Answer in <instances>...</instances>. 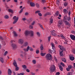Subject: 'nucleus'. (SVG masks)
I'll return each mask as SVG.
<instances>
[{
	"instance_id": "obj_1",
	"label": "nucleus",
	"mask_w": 75,
	"mask_h": 75,
	"mask_svg": "<svg viewBox=\"0 0 75 75\" xmlns=\"http://www.w3.org/2000/svg\"><path fill=\"white\" fill-rule=\"evenodd\" d=\"M30 33V36L33 37V36H34V32L32 30L30 31V32H29L28 30H26L24 34L25 36H27Z\"/></svg>"
},
{
	"instance_id": "obj_2",
	"label": "nucleus",
	"mask_w": 75,
	"mask_h": 75,
	"mask_svg": "<svg viewBox=\"0 0 75 75\" xmlns=\"http://www.w3.org/2000/svg\"><path fill=\"white\" fill-rule=\"evenodd\" d=\"M50 73L54 72L55 70V67L54 65H52L50 68Z\"/></svg>"
},
{
	"instance_id": "obj_3",
	"label": "nucleus",
	"mask_w": 75,
	"mask_h": 75,
	"mask_svg": "<svg viewBox=\"0 0 75 75\" xmlns=\"http://www.w3.org/2000/svg\"><path fill=\"white\" fill-rule=\"evenodd\" d=\"M46 58L47 60H52V55L50 54H48L47 55L46 57Z\"/></svg>"
},
{
	"instance_id": "obj_4",
	"label": "nucleus",
	"mask_w": 75,
	"mask_h": 75,
	"mask_svg": "<svg viewBox=\"0 0 75 75\" xmlns=\"http://www.w3.org/2000/svg\"><path fill=\"white\" fill-rule=\"evenodd\" d=\"M29 50L30 51H33V48H32L31 47H30L29 46H28L26 48L27 52Z\"/></svg>"
},
{
	"instance_id": "obj_5",
	"label": "nucleus",
	"mask_w": 75,
	"mask_h": 75,
	"mask_svg": "<svg viewBox=\"0 0 75 75\" xmlns=\"http://www.w3.org/2000/svg\"><path fill=\"white\" fill-rule=\"evenodd\" d=\"M18 43L20 44H23L24 43V41L22 39H20L18 40Z\"/></svg>"
},
{
	"instance_id": "obj_6",
	"label": "nucleus",
	"mask_w": 75,
	"mask_h": 75,
	"mask_svg": "<svg viewBox=\"0 0 75 75\" xmlns=\"http://www.w3.org/2000/svg\"><path fill=\"white\" fill-rule=\"evenodd\" d=\"M59 47L62 51H65V48L61 45H59Z\"/></svg>"
},
{
	"instance_id": "obj_7",
	"label": "nucleus",
	"mask_w": 75,
	"mask_h": 75,
	"mask_svg": "<svg viewBox=\"0 0 75 75\" xmlns=\"http://www.w3.org/2000/svg\"><path fill=\"white\" fill-rule=\"evenodd\" d=\"M11 47L13 50H14L16 48V45L15 44H11Z\"/></svg>"
},
{
	"instance_id": "obj_8",
	"label": "nucleus",
	"mask_w": 75,
	"mask_h": 75,
	"mask_svg": "<svg viewBox=\"0 0 75 75\" xmlns=\"http://www.w3.org/2000/svg\"><path fill=\"white\" fill-rule=\"evenodd\" d=\"M51 45L52 49H53V50H55V47L54 45V43H51Z\"/></svg>"
},
{
	"instance_id": "obj_9",
	"label": "nucleus",
	"mask_w": 75,
	"mask_h": 75,
	"mask_svg": "<svg viewBox=\"0 0 75 75\" xmlns=\"http://www.w3.org/2000/svg\"><path fill=\"white\" fill-rule=\"evenodd\" d=\"M70 37L71 38L72 40H75V36L74 35H70Z\"/></svg>"
},
{
	"instance_id": "obj_10",
	"label": "nucleus",
	"mask_w": 75,
	"mask_h": 75,
	"mask_svg": "<svg viewBox=\"0 0 75 75\" xmlns=\"http://www.w3.org/2000/svg\"><path fill=\"white\" fill-rule=\"evenodd\" d=\"M66 14H68L69 17L71 15V11H67V10H66Z\"/></svg>"
},
{
	"instance_id": "obj_11",
	"label": "nucleus",
	"mask_w": 75,
	"mask_h": 75,
	"mask_svg": "<svg viewBox=\"0 0 75 75\" xmlns=\"http://www.w3.org/2000/svg\"><path fill=\"white\" fill-rule=\"evenodd\" d=\"M13 20L15 21H18V17H16V16H14L13 17Z\"/></svg>"
},
{
	"instance_id": "obj_12",
	"label": "nucleus",
	"mask_w": 75,
	"mask_h": 75,
	"mask_svg": "<svg viewBox=\"0 0 75 75\" xmlns=\"http://www.w3.org/2000/svg\"><path fill=\"white\" fill-rule=\"evenodd\" d=\"M12 73V71H11V70L10 69H8V75H11V74Z\"/></svg>"
},
{
	"instance_id": "obj_13",
	"label": "nucleus",
	"mask_w": 75,
	"mask_h": 75,
	"mask_svg": "<svg viewBox=\"0 0 75 75\" xmlns=\"http://www.w3.org/2000/svg\"><path fill=\"white\" fill-rule=\"evenodd\" d=\"M51 34L53 36H56V35H57V34L55 33L53 31H52L51 32Z\"/></svg>"
},
{
	"instance_id": "obj_14",
	"label": "nucleus",
	"mask_w": 75,
	"mask_h": 75,
	"mask_svg": "<svg viewBox=\"0 0 75 75\" xmlns=\"http://www.w3.org/2000/svg\"><path fill=\"white\" fill-rule=\"evenodd\" d=\"M30 5L31 7H34L35 6V4L32 2L30 3Z\"/></svg>"
},
{
	"instance_id": "obj_15",
	"label": "nucleus",
	"mask_w": 75,
	"mask_h": 75,
	"mask_svg": "<svg viewBox=\"0 0 75 75\" xmlns=\"http://www.w3.org/2000/svg\"><path fill=\"white\" fill-rule=\"evenodd\" d=\"M13 64V65H14V66H15V67H17V63H16V60H14Z\"/></svg>"
},
{
	"instance_id": "obj_16",
	"label": "nucleus",
	"mask_w": 75,
	"mask_h": 75,
	"mask_svg": "<svg viewBox=\"0 0 75 75\" xmlns=\"http://www.w3.org/2000/svg\"><path fill=\"white\" fill-rule=\"evenodd\" d=\"M70 59L71 61H74L75 59V58L74 57L71 56L70 57Z\"/></svg>"
},
{
	"instance_id": "obj_17",
	"label": "nucleus",
	"mask_w": 75,
	"mask_h": 75,
	"mask_svg": "<svg viewBox=\"0 0 75 75\" xmlns=\"http://www.w3.org/2000/svg\"><path fill=\"white\" fill-rule=\"evenodd\" d=\"M0 61L2 63H4V60L2 57H0Z\"/></svg>"
},
{
	"instance_id": "obj_18",
	"label": "nucleus",
	"mask_w": 75,
	"mask_h": 75,
	"mask_svg": "<svg viewBox=\"0 0 75 75\" xmlns=\"http://www.w3.org/2000/svg\"><path fill=\"white\" fill-rule=\"evenodd\" d=\"M13 34H14L13 36L14 37H16L17 36V33H16V32L13 31Z\"/></svg>"
},
{
	"instance_id": "obj_19",
	"label": "nucleus",
	"mask_w": 75,
	"mask_h": 75,
	"mask_svg": "<svg viewBox=\"0 0 75 75\" xmlns=\"http://www.w3.org/2000/svg\"><path fill=\"white\" fill-rule=\"evenodd\" d=\"M59 24H60V25H62V21H61L59 22L58 26L59 27H60V26L59 25Z\"/></svg>"
},
{
	"instance_id": "obj_20",
	"label": "nucleus",
	"mask_w": 75,
	"mask_h": 75,
	"mask_svg": "<svg viewBox=\"0 0 75 75\" xmlns=\"http://www.w3.org/2000/svg\"><path fill=\"white\" fill-rule=\"evenodd\" d=\"M63 21L65 23H66V16H64Z\"/></svg>"
},
{
	"instance_id": "obj_21",
	"label": "nucleus",
	"mask_w": 75,
	"mask_h": 75,
	"mask_svg": "<svg viewBox=\"0 0 75 75\" xmlns=\"http://www.w3.org/2000/svg\"><path fill=\"white\" fill-rule=\"evenodd\" d=\"M28 45V43L27 42H25L23 44V46H24V47H25L26 46H27Z\"/></svg>"
},
{
	"instance_id": "obj_22",
	"label": "nucleus",
	"mask_w": 75,
	"mask_h": 75,
	"mask_svg": "<svg viewBox=\"0 0 75 75\" xmlns=\"http://www.w3.org/2000/svg\"><path fill=\"white\" fill-rule=\"evenodd\" d=\"M40 49L41 51H42L44 50V47H43V46L42 45H41L40 47Z\"/></svg>"
},
{
	"instance_id": "obj_23",
	"label": "nucleus",
	"mask_w": 75,
	"mask_h": 75,
	"mask_svg": "<svg viewBox=\"0 0 75 75\" xmlns=\"http://www.w3.org/2000/svg\"><path fill=\"white\" fill-rule=\"evenodd\" d=\"M8 11L9 12V13H13V10L11 9H8Z\"/></svg>"
},
{
	"instance_id": "obj_24",
	"label": "nucleus",
	"mask_w": 75,
	"mask_h": 75,
	"mask_svg": "<svg viewBox=\"0 0 75 75\" xmlns=\"http://www.w3.org/2000/svg\"><path fill=\"white\" fill-rule=\"evenodd\" d=\"M59 68L60 71H63V68L61 66H60L59 67Z\"/></svg>"
},
{
	"instance_id": "obj_25",
	"label": "nucleus",
	"mask_w": 75,
	"mask_h": 75,
	"mask_svg": "<svg viewBox=\"0 0 75 75\" xmlns=\"http://www.w3.org/2000/svg\"><path fill=\"white\" fill-rule=\"evenodd\" d=\"M60 37H61V38H63V39H65V37L64 36H63V35L62 34L60 35Z\"/></svg>"
},
{
	"instance_id": "obj_26",
	"label": "nucleus",
	"mask_w": 75,
	"mask_h": 75,
	"mask_svg": "<svg viewBox=\"0 0 75 75\" xmlns=\"http://www.w3.org/2000/svg\"><path fill=\"white\" fill-rule=\"evenodd\" d=\"M38 24L39 25L40 27L42 29H44V28H43V26H42V25H41V24H40V23H38Z\"/></svg>"
},
{
	"instance_id": "obj_27",
	"label": "nucleus",
	"mask_w": 75,
	"mask_h": 75,
	"mask_svg": "<svg viewBox=\"0 0 75 75\" xmlns=\"http://www.w3.org/2000/svg\"><path fill=\"white\" fill-rule=\"evenodd\" d=\"M62 60L64 62H66V59L65 58H63L62 59Z\"/></svg>"
},
{
	"instance_id": "obj_28",
	"label": "nucleus",
	"mask_w": 75,
	"mask_h": 75,
	"mask_svg": "<svg viewBox=\"0 0 75 75\" xmlns=\"http://www.w3.org/2000/svg\"><path fill=\"white\" fill-rule=\"evenodd\" d=\"M50 23L51 24L52 23H53V19L52 18H51L50 20Z\"/></svg>"
},
{
	"instance_id": "obj_29",
	"label": "nucleus",
	"mask_w": 75,
	"mask_h": 75,
	"mask_svg": "<svg viewBox=\"0 0 75 75\" xmlns=\"http://www.w3.org/2000/svg\"><path fill=\"white\" fill-rule=\"evenodd\" d=\"M66 25H67L69 26H70V25H71L69 23V22H66Z\"/></svg>"
},
{
	"instance_id": "obj_30",
	"label": "nucleus",
	"mask_w": 75,
	"mask_h": 75,
	"mask_svg": "<svg viewBox=\"0 0 75 75\" xmlns=\"http://www.w3.org/2000/svg\"><path fill=\"white\" fill-rule=\"evenodd\" d=\"M22 67H23V68H24V69H25L27 68V67H26V66H25V65H23L22 66Z\"/></svg>"
},
{
	"instance_id": "obj_31",
	"label": "nucleus",
	"mask_w": 75,
	"mask_h": 75,
	"mask_svg": "<svg viewBox=\"0 0 75 75\" xmlns=\"http://www.w3.org/2000/svg\"><path fill=\"white\" fill-rule=\"evenodd\" d=\"M46 54V53H43L42 52L41 53V55L42 56H44Z\"/></svg>"
},
{
	"instance_id": "obj_32",
	"label": "nucleus",
	"mask_w": 75,
	"mask_h": 75,
	"mask_svg": "<svg viewBox=\"0 0 75 75\" xmlns=\"http://www.w3.org/2000/svg\"><path fill=\"white\" fill-rule=\"evenodd\" d=\"M62 52H63L62 51L60 52L59 54L60 56H62V55H63V54L62 53Z\"/></svg>"
},
{
	"instance_id": "obj_33",
	"label": "nucleus",
	"mask_w": 75,
	"mask_h": 75,
	"mask_svg": "<svg viewBox=\"0 0 75 75\" xmlns=\"http://www.w3.org/2000/svg\"><path fill=\"white\" fill-rule=\"evenodd\" d=\"M29 28H30L31 29H33V26L32 25H30L29 26Z\"/></svg>"
},
{
	"instance_id": "obj_34",
	"label": "nucleus",
	"mask_w": 75,
	"mask_h": 75,
	"mask_svg": "<svg viewBox=\"0 0 75 75\" xmlns=\"http://www.w3.org/2000/svg\"><path fill=\"white\" fill-rule=\"evenodd\" d=\"M72 73L71 72H69L67 74V75H72Z\"/></svg>"
},
{
	"instance_id": "obj_35",
	"label": "nucleus",
	"mask_w": 75,
	"mask_h": 75,
	"mask_svg": "<svg viewBox=\"0 0 75 75\" xmlns=\"http://www.w3.org/2000/svg\"><path fill=\"white\" fill-rule=\"evenodd\" d=\"M36 34L38 36V37H40V33L38 32L36 33Z\"/></svg>"
},
{
	"instance_id": "obj_36",
	"label": "nucleus",
	"mask_w": 75,
	"mask_h": 75,
	"mask_svg": "<svg viewBox=\"0 0 75 75\" xmlns=\"http://www.w3.org/2000/svg\"><path fill=\"white\" fill-rule=\"evenodd\" d=\"M36 7H37L38 8L40 7V5H39L38 3H37L36 4Z\"/></svg>"
},
{
	"instance_id": "obj_37",
	"label": "nucleus",
	"mask_w": 75,
	"mask_h": 75,
	"mask_svg": "<svg viewBox=\"0 0 75 75\" xmlns=\"http://www.w3.org/2000/svg\"><path fill=\"white\" fill-rule=\"evenodd\" d=\"M35 21H33L32 23H31V25H34V24H35Z\"/></svg>"
},
{
	"instance_id": "obj_38",
	"label": "nucleus",
	"mask_w": 75,
	"mask_h": 75,
	"mask_svg": "<svg viewBox=\"0 0 75 75\" xmlns=\"http://www.w3.org/2000/svg\"><path fill=\"white\" fill-rule=\"evenodd\" d=\"M5 18H6V19H7V18H8V16L7 15H6L4 17Z\"/></svg>"
},
{
	"instance_id": "obj_39",
	"label": "nucleus",
	"mask_w": 75,
	"mask_h": 75,
	"mask_svg": "<svg viewBox=\"0 0 75 75\" xmlns=\"http://www.w3.org/2000/svg\"><path fill=\"white\" fill-rule=\"evenodd\" d=\"M32 62L33 64H36V61H35V60H33Z\"/></svg>"
},
{
	"instance_id": "obj_40",
	"label": "nucleus",
	"mask_w": 75,
	"mask_h": 75,
	"mask_svg": "<svg viewBox=\"0 0 75 75\" xmlns=\"http://www.w3.org/2000/svg\"><path fill=\"white\" fill-rule=\"evenodd\" d=\"M57 4L58 6H59V1L58 0H57Z\"/></svg>"
},
{
	"instance_id": "obj_41",
	"label": "nucleus",
	"mask_w": 75,
	"mask_h": 75,
	"mask_svg": "<svg viewBox=\"0 0 75 75\" xmlns=\"http://www.w3.org/2000/svg\"><path fill=\"white\" fill-rule=\"evenodd\" d=\"M59 14V12L58 11H57L56 13V15L57 16H58Z\"/></svg>"
},
{
	"instance_id": "obj_42",
	"label": "nucleus",
	"mask_w": 75,
	"mask_h": 75,
	"mask_svg": "<svg viewBox=\"0 0 75 75\" xmlns=\"http://www.w3.org/2000/svg\"><path fill=\"white\" fill-rule=\"evenodd\" d=\"M61 17H62L61 15L59 14V17H58V19H61Z\"/></svg>"
},
{
	"instance_id": "obj_43",
	"label": "nucleus",
	"mask_w": 75,
	"mask_h": 75,
	"mask_svg": "<svg viewBox=\"0 0 75 75\" xmlns=\"http://www.w3.org/2000/svg\"><path fill=\"white\" fill-rule=\"evenodd\" d=\"M51 36H50V37H48V41H50V40H51Z\"/></svg>"
},
{
	"instance_id": "obj_44",
	"label": "nucleus",
	"mask_w": 75,
	"mask_h": 75,
	"mask_svg": "<svg viewBox=\"0 0 75 75\" xmlns=\"http://www.w3.org/2000/svg\"><path fill=\"white\" fill-rule=\"evenodd\" d=\"M40 11H35V14H37V13H40Z\"/></svg>"
},
{
	"instance_id": "obj_45",
	"label": "nucleus",
	"mask_w": 75,
	"mask_h": 75,
	"mask_svg": "<svg viewBox=\"0 0 75 75\" xmlns=\"http://www.w3.org/2000/svg\"><path fill=\"white\" fill-rule=\"evenodd\" d=\"M61 65L62 67H65V64L62 62L61 63Z\"/></svg>"
},
{
	"instance_id": "obj_46",
	"label": "nucleus",
	"mask_w": 75,
	"mask_h": 75,
	"mask_svg": "<svg viewBox=\"0 0 75 75\" xmlns=\"http://www.w3.org/2000/svg\"><path fill=\"white\" fill-rule=\"evenodd\" d=\"M18 21H17V20L16 21L14 20V22H13V24H15V23H16Z\"/></svg>"
},
{
	"instance_id": "obj_47",
	"label": "nucleus",
	"mask_w": 75,
	"mask_h": 75,
	"mask_svg": "<svg viewBox=\"0 0 75 75\" xmlns=\"http://www.w3.org/2000/svg\"><path fill=\"white\" fill-rule=\"evenodd\" d=\"M68 68L70 69H71L72 68V65H70L68 66Z\"/></svg>"
},
{
	"instance_id": "obj_48",
	"label": "nucleus",
	"mask_w": 75,
	"mask_h": 75,
	"mask_svg": "<svg viewBox=\"0 0 75 75\" xmlns=\"http://www.w3.org/2000/svg\"><path fill=\"white\" fill-rule=\"evenodd\" d=\"M16 67V69H15L16 71H18V67L17 66L16 67Z\"/></svg>"
},
{
	"instance_id": "obj_49",
	"label": "nucleus",
	"mask_w": 75,
	"mask_h": 75,
	"mask_svg": "<svg viewBox=\"0 0 75 75\" xmlns=\"http://www.w3.org/2000/svg\"><path fill=\"white\" fill-rule=\"evenodd\" d=\"M67 20L68 21H70V20H71V17L70 16H69V17H67Z\"/></svg>"
},
{
	"instance_id": "obj_50",
	"label": "nucleus",
	"mask_w": 75,
	"mask_h": 75,
	"mask_svg": "<svg viewBox=\"0 0 75 75\" xmlns=\"http://www.w3.org/2000/svg\"><path fill=\"white\" fill-rule=\"evenodd\" d=\"M63 12L64 14H66V9H64L63 10Z\"/></svg>"
},
{
	"instance_id": "obj_51",
	"label": "nucleus",
	"mask_w": 75,
	"mask_h": 75,
	"mask_svg": "<svg viewBox=\"0 0 75 75\" xmlns=\"http://www.w3.org/2000/svg\"><path fill=\"white\" fill-rule=\"evenodd\" d=\"M7 54V51H6L4 53V56H6V55Z\"/></svg>"
},
{
	"instance_id": "obj_52",
	"label": "nucleus",
	"mask_w": 75,
	"mask_h": 75,
	"mask_svg": "<svg viewBox=\"0 0 75 75\" xmlns=\"http://www.w3.org/2000/svg\"><path fill=\"white\" fill-rule=\"evenodd\" d=\"M66 69L67 71H70V69L69 68V67L67 68Z\"/></svg>"
},
{
	"instance_id": "obj_53",
	"label": "nucleus",
	"mask_w": 75,
	"mask_h": 75,
	"mask_svg": "<svg viewBox=\"0 0 75 75\" xmlns=\"http://www.w3.org/2000/svg\"><path fill=\"white\" fill-rule=\"evenodd\" d=\"M71 33L73 34H75V32L74 30H73L71 31Z\"/></svg>"
},
{
	"instance_id": "obj_54",
	"label": "nucleus",
	"mask_w": 75,
	"mask_h": 75,
	"mask_svg": "<svg viewBox=\"0 0 75 75\" xmlns=\"http://www.w3.org/2000/svg\"><path fill=\"white\" fill-rule=\"evenodd\" d=\"M36 53L37 54H38V53H39V50H36Z\"/></svg>"
},
{
	"instance_id": "obj_55",
	"label": "nucleus",
	"mask_w": 75,
	"mask_h": 75,
	"mask_svg": "<svg viewBox=\"0 0 75 75\" xmlns=\"http://www.w3.org/2000/svg\"><path fill=\"white\" fill-rule=\"evenodd\" d=\"M60 74V73L59 72H57L56 73V75H59Z\"/></svg>"
},
{
	"instance_id": "obj_56",
	"label": "nucleus",
	"mask_w": 75,
	"mask_h": 75,
	"mask_svg": "<svg viewBox=\"0 0 75 75\" xmlns=\"http://www.w3.org/2000/svg\"><path fill=\"white\" fill-rule=\"evenodd\" d=\"M38 14L39 16H42V14H41V13H38Z\"/></svg>"
},
{
	"instance_id": "obj_57",
	"label": "nucleus",
	"mask_w": 75,
	"mask_h": 75,
	"mask_svg": "<svg viewBox=\"0 0 75 75\" xmlns=\"http://www.w3.org/2000/svg\"><path fill=\"white\" fill-rule=\"evenodd\" d=\"M72 52H73V53H74V54H75V49H74L73 50Z\"/></svg>"
},
{
	"instance_id": "obj_58",
	"label": "nucleus",
	"mask_w": 75,
	"mask_h": 75,
	"mask_svg": "<svg viewBox=\"0 0 75 75\" xmlns=\"http://www.w3.org/2000/svg\"><path fill=\"white\" fill-rule=\"evenodd\" d=\"M42 0V3H45V0Z\"/></svg>"
},
{
	"instance_id": "obj_59",
	"label": "nucleus",
	"mask_w": 75,
	"mask_h": 75,
	"mask_svg": "<svg viewBox=\"0 0 75 75\" xmlns=\"http://www.w3.org/2000/svg\"><path fill=\"white\" fill-rule=\"evenodd\" d=\"M25 16H27V15H28V13L27 12H26L25 13Z\"/></svg>"
},
{
	"instance_id": "obj_60",
	"label": "nucleus",
	"mask_w": 75,
	"mask_h": 75,
	"mask_svg": "<svg viewBox=\"0 0 75 75\" xmlns=\"http://www.w3.org/2000/svg\"><path fill=\"white\" fill-rule=\"evenodd\" d=\"M22 19L23 21H25V20H26V19H25V18H22Z\"/></svg>"
},
{
	"instance_id": "obj_61",
	"label": "nucleus",
	"mask_w": 75,
	"mask_h": 75,
	"mask_svg": "<svg viewBox=\"0 0 75 75\" xmlns=\"http://www.w3.org/2000/svg\"><path fill=\"white\" fill-rule=\"evenodd\" d=\"M31 74L32 75H35V73L33 72H31Z\"/></svg>"
},
{
	"instance_id": "obj_62",
	"label": "nucleus",
	"mask_w": 75,
	"mask_h": 75,
	"mask_svg": "<svg viewBox=\"0 0 75 75\" xmlns=\"http://www.w3.org/2000/svg\"><path fill=\"white\" fill-rule=\"evenodd\" d=\"M23 9H21V11H20V12H19V13H21L22 12V11H23Z\"/></svg>"
},
{
	"instance_id": "obj_63",
	"label": "nucleus",
	"mask_w": 75,
	"mask_h": 75,
	"mask_svg": "<svg viewBox=\"0 0 75 75\" xmlns=\"http://www.w3.org/2000/svg\"><path fill=\"white\" fill-rule=\"evenodd\" d=\"M74 24H75V16H74Z\"/></svg>"
},
{
	"instance_id": "obj_64",
	"label": "nucleus",
	"mask_w": 75,
	"mask_h": 75,
	"mask_svg": "<svg viewBox=\"0 0 75 75\" xmlns=\"http://www.w3.org/2000/svg\"><path fill=\"white\" fill-rule=\"evenodd\" d=\"M20 75H24V73H21L20 74Z\"/></svg>"
}]
</instances>
